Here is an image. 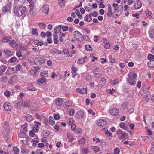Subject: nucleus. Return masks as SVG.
<instances>
[{
  "instance_id": "f257e3e1",
  "label": "nucleus",
  "mask_w": 154,
  "mask_h": 154,
  "mask_svg": "<svg viewBox=\"0 0 154 154\" xmlns=\"http://www.w3.org/2000/svg\"><path fill=\"white\" fill-rule=\"evenodd\" d=\"M13 12L17 16L22 17H25L27 13L25 6L15 7L14 10Z\"/></svg>"
},
{
  "instance_id": "f03ea898",
  "label": "nucleus",
  "mask_w": 154,
  "mask_h": 154,
  "mask_svg": "<svg viewBox=\"0 0 154 154\" xmlns=\"http://www.w3.org/2000/svg\"><path fill=\"white\" fill-rule=\"evenodd\" d=\"M128 77L127 78L128 83L132 86L134 85L136 83L135 79L137 77V76L136 74H133L131 75V74L128 75Z\"/></svg>"
},
{
  "instance_id": "7ed1b4c3",
  "label": "nucleus",
  "mask_w": 154,
  "mask_h": 154,
  "mask_svg": "<svg viewBox=\"0 0 154 154\" xmlns=\"http://www.w3.org/2000/svg\"><path fill=\"white\" fill-rule=\"evenodd\" d=\"M17 104L19 106H22L24 107H27L30 106V101L28 100H21L19 102L17 103Z\"/></svg>"
},
{
  "instance_id": "20e7f679",
  "label": "nucleus",
  "mask_w": 154,
  "mask_h": 154,
  "mask_svg": "<svg viewBox=\"0 0 154 154\" xmlns=\"http://www.w3.org/2000/svg\"><path fill=\"white\" fill-rule=\"evenodd\" d=\"M27 2L25 0H14V5L15 7L21 6L23 5H25Z\"/></svg>"
},
{
  "instance_id": "39448f33",
  "label": "nucleus",
  "mask_w": 154,
  "mask_h": 154,
  "mask_svg": "<svg viewBox=\"0 0 154 154\" xmlns=\"http://www.w3.org/2000/svg\"><path fill=\"white\" fill-rule=\"evenodd\" d=\"M74 38L79 41H82L83 40V36L78 31H75L73 33Z\"/></svg>"
},
{
  "instance_id": "423d86ee",
  "label": "nucleus",
  "mask_w": 154,
  "mask_h": 154,
  "mask_svg": "<svg viewBox=\"0 0 154 154\" xmlns=\"http://www.w3.org/2000/svg\"><path fill=\"white\" fill-rule=\"evenodd\" d=\"M123 10V7L122 5H120L119 6L118 8L116 9L114 11V13H116V15L117 17H118L122 14Z\"/></svg>"
},
{
  "instance_id": "0eeeda50",
  "label": "nucleus",
  "mask_w": 154,
  "mask_h": 154,
  "mask_svg": "<svg viewBox=\"0 0 154 154\" xmlns=\"http://www.w3.org/2000/svg\"><path fill=\"white\" fill-rule=\"evenodd\" d=\"M45 62L44 59L40 57L36 58L34 60V64L36 65H41L44 63Z\"/></svg>"
},
{
  "instance_id": "6e6552de",
  "label": "nucleus",
  "mask_w": 154,
  "mask_h": 154,
  "mask_svg": "<svg viewBox=\"0 0 154 154\" xmlns=\"http://www.w3.org/2000/svg\"><path fill=\"white\" fill-rule=\"evenodd\" d=\"M110 113L112 115H118L119 113V110L116 108H112L109 111Z\"/></svg>"
},
{
  "instance_id": "1a4fd4ad",
  "label": "nucleus",
  "mask_w": 154,
  "mask_h": 154,
  "mask_svg": "<svg viewBox=\"0 0 154 154\" xmlns=\"http://www.w3.org/2000/svg\"><path fill=\"white\" fill-rule=\"evenodd\" d=\"M97 124L98 126L103 127L106 124V122L103 119H101L97 121Z\"/></svg>"
},
{
  "instance_id": "9d476101",
  "label": "nucleus",
  "mask_w": 154,
  "mask_h": 154,
  "mask_svg": "<svg viewBox=\"0 0 154 154\" xmlns=\"http://www.w3.org/2000/svg\"><path fill=\"white\" fill-rule=\"evenodd\" d=\"M42 11L43 13H44L46 14H48L49 11L48 5H44L42 9Z\"/></svg>"
},
{
  "instance_id": "9b49d317",
  "label": "nucleus",
  "mask_w": 154,
  "mask_h": 154,
  "mask_svg": "<svg viewBox=\"0 0 154 154\" xmlns=\"http://www.w3.org/2000/svg\"><path fill=\"white\" fill-rule=\"evenodd\" d=\"M11 5L10 3L8 4L5 6L4 7L2 8L3 11L4 12L9 11L11 10Z\"/></svg>"
},
{
  "instance_id": "f8f14e48",
  "label": "nucleus",
  "mask_w": 154,
  "mask_h": 154,
  "mask_svg": "<svg viewBox=\"0 0 154 154\" xmlns=\"http://www.w3.org/2000/svg\"><path fill=\"white\" fill-rule=\"evenodd\" d=\"M84 116V113L83 111L81 110L78 111L76 114V117L79 119H82Z\"/></svg>"
},
{
  "instance_id": "ddd939ff",
  "label": "nucleus",
  "mask_w": 154,
  "mask_h": 154,
  "mask_svg": "<svg viewBox=\"0 0 154 154\" xmlns=\"http://www.w3.org/2000/svg\"><path fill=\"white\" fill-rule=\"evenodd\" d=\"M3 107L7 111L10 110L11 108V105L9 102H6L4 104Z\"/></svg>"
},
{
  "instance_id": "4468645a",
  "label": "nucleus",
  "mask_w": 154,
  "mask_h": 154,
  "mask_svg": "<svg viewBox=\"0 0 154 154\" xmlns=\"http://www.w3.org/2000/svg\"><path fill=\"white\" fill-rule=\"evenodd\" d=\"M142 4L140 0H137L135 3L134 7L135 9H139L142 6Z\"/></svg>"
},
{
  "instance_id": "2eb2a0df",
  "label": "nucleus",
  "mask_w": 154,
  "mask_h": 154,
  "mask_svg": "<svg viewBox=\"0 0 154 154\" xmlns=\"http://www.w3.org/2000/svg\"><path fill=\"white\" fill-rule=\"evenodd\" d=\"M7 66L5 65L1 66L0 67V76L3 75V73L7 69Z\"/></svg>"
},
{
  "instance_id": "dca6fc26",
  "label": "nucleus",
  "mask_w": 154,
  "mask_h": 154,
  "mask_svg": "<svg viewBox=\"0 0 154 154\" xmlns=\"http://www.w3.org/2000/svg\"><path fill=\"white\" fill-rule=\"evenodd\" d=\"M71 103L69 101H66L64 103V107L66 109H67L69 108L71 106Z\"/></svg>"
},
{
  "instance_id": "f3484780",
  "label": "nucleus",
  "mask_w": 154,
  "mask_h": 154,
  "mask_svg": "<svg viewBox=\"0 0 154 154\" xmlns=\"http://www.w3.org/2000/svg\"><path fill=\"white\" fill-rule=\"evenodd\" d=\"M49 134L50 133L48 130H43L42 132V136L45 138H47Z\"/></svg>"
},
{
  "instance_id": "a211bd4d",
  "label": "nucleus",
  "mask_w": 154,
  "mask_h": 154,
  "mask_svg": "<svg viewBox=\"0 0 154 154\" xmlns=\"http://www.w3.org/2000/svg\"><path fill=\"white\" fill-rule=\"evenodd\" d=\"M3 53L4 54L7 56H12L13 54L12 51H10L9 50H3Z\"/></svg>"
},
{
  "instance_id": "6ab92c4d",
  "label": "nucleus",
  "mask_w": 154,
  "mask_h": 154,
  "mask_svg": "<svg viewBox=\"0 0 154 154\" xmlns=\"http://www.w3.org/2000/svg\"><path fill=\"white\" fill-rule=\"evenodd\" d=\"M108 12L107 13V16L109 17H110L112 15V8L111 5L109 4L108 5Z\"/></svg>"
},
{
  "instance_id": "aec40b11",
  "label": "nucleus",
  "mask_w": 154,
  "mask_h": 154,
  "mask_svg": "<svg viewBox=\"0 0 154 154\" xmlns=\"http://www.w3.org/2000/svg\"><path fill=\"white\" fill-rule=\"evenodd\" d=\"M103 41L104 44V47L106 49L109 48L110 47V45L106 39L105 38H103Z\"/></svg>"
},
{
  "instance_id": "412c9836",
  "label": "nucleus",
  "mask_w": 154,
  "mask_h": 154,
  "mask_svg": "<svg viewBox=\"0 0 154 154\" xmlns=\"http://www.w3.org/2000/svg\"><path fill=\"white\" fill-rule=\"evenodd\" d=\"M55 103L57 105L60 106L62 105L63 103L62 100L61 98H58L56 99Z\"/></svg>"
},
{
  "instance_id": "4be33fe9",
  "label": "nucleus",
  "mask_w": 154,
  "mask_h": 154,
  "mask_svg": "<svg viewBox=\"0 0 154 154\" xmlns=\"http://www.w3.org/2000/svg\"><path fill=\"white\" fill-rule=\"evenodd\" d=\"M146 15L149 18H151L152 17V15L151 12L148 9H146L145 11Z\"/></svg>"
},
{
  "instance_id": "5701e85b",
  "label": "nucleus",
  "mask_w": 154,
  "mask_h": 154,
  "mask_svg": "<svg viewBox=\"0 0 154 154\" xmlns=\"http://www.w3.org/2000/svg\"><path fill=\"white\" fill-rule=\"evenodd\" d=\"M40 69V68L38 66L35 67H34V70H30V72L31 74L33 75H35L36 74V72L35 71H37Z\"/></svg>"
},
{
  "instance_id": "b1692460",
  "label": "nucleus",
  "mask_w": 154,
  "mask_h": 154,
  "mask_svg": "<svg viewBox=\"0 0 154 154\" xmlns=\"http://www.w3.org/2000/svg\"><path fill=\"white\" fill-rule=\"evenodd\" d=\"M61 28L62 25H60L58 26L57 27L54 29V32L57 33L60 32L61 31Z\"/></svg>"
},
{
  "instance_id": "393cba45",
  "label": "nucleus",
  "mask_w": 154,
  "mask_h": 154,
  "mask_svg": "<svg viewBox=\"0 0 154 154\" xmlns=\"http://www.w3.org/2000/svg\"><path fill=\"white\" fill-rule=\"evenodd\" d=\"M78 143L80 145H83L85 143V139L84 137H82L79 140Z\"/></svg>"
},
{
  "instance_id": "a878e982",
  "label": "nucleus",
  "mask_w": 154,
  "mask_h": 154,
  "mask_svg": "<svg viewBox=\"0 0 154 154\" xmlns=\"http://www.w3.org/2000/svg\"><path fill=\"white\" fill-rule=\"evenodd\" d=\"M11 38L9 37H5L2 38V42L4 43L8 42L11 41Z\"/></svg>"
},
{
  "instance_id": "bb28decb",
  "label": "nucleus",
  "mask_w": 154,
  "mask_h": 154,
  "mask_svg": "<svg viewBox=\"0 0 154 154\" xmlns=\"http://www.w3.org/2000/svg\"><path fill=\"white\" fill-rule=\"evenodd\" d=\"M28 6H29V8H30L29 13L32 15L34 14L33 11L34 9V6L32 4H29Z\"/></svg>"
},
{
  "instance_id": "cd10ccee",
  "label": "nucleus",
  "mask_w": 154,
  "mask_h": 154,
  "mask_svg": "<svg viewBox=\"0 0 154 154\" xmlns=\"http://www.w3.org/2000/svg\"><path fill=\"white\" fill-rule=\"evenodd\" d=\"M48 72L46 71H43L41 73V75L42 77H47Z\"/></svg>"
},
{
  "instance_id": "c85d7f7f",
  "label": "nucleus",
  "mask_w": 154,
  "mask_h": 154,
  "mask_svg": "<svg viewBox=\"0 0 154 154\" xmlns=\"http://www.w3.org/2000/svg\"><path fill=\"white\" fill-rule=\"evenodd\" d=\"M67 137L70 142H72L74 139V136L70 133H67Z\"/></svg>"
},
{
  "instance_id": "c756f323",
  "label": "nucleus",
  "mask_w": 154,
  "mask_h": 154,
  "mask_svg": "<svg viewBox=\"0 0 154 154\" xmlns=\"http://www.w3.org/2000/svg\"><path fill=\"white\" fill-rule=\"evenodd\" d=\"M26 120L28 122H30L33 120V118L29 114H26L25 116Z\"/></svg>"
},
{
  "instance_id": "7c9ffc66",
  "label": "nucleus",
  "mask_w": 154,
  "mask_h": 154,
  "mask_svg": "<svg viewBox=\"0 0 154 154\" xmlns=\"http://www.w3.org/2000/svg\"><path fill=\"white\" fill-rule=\"evenodd\" d=\"M34 43L35 45H37L42 46L43 44V42H40L38 40H35L34 41Z\"/></svg>"
},
{
  "instance_id": "2f4dec72",
  "label": "nucleus",
  "mask_w": 154,
  "mask_h": 154,
  "mask_svg": "<svg viewBox=\"0 0 154 154\" xmlns=\"http://www.w3.org/2000/svg\"><path fill=\"white\" fill-rule=\"evenodd\" d=\"M148 66L153 68L154 67V60H151L149 62L147 63Z\"/></svg>"
},
{
  "instance_id": "473e14b6",
  "label": "nucleus",
  "mask_w": 154,
  "mask_h": 154,
  "mask_svg": "<svg viewBox=\"0 0 154 154\" xmlns=\"http://www.w3.org/2000/svg\"><path fill=\"white\" fill-rule=\"evenodd\" d=\"M84 19L87 21L90 22L92 20V18L90 15L88 14L85 17Z\"/></svg>"
},
{
  "instance_id": "72a5a7b5",
  "label": "nucleus",
  "mask_w": 154,
  "mask_h": 154,
  "mask_svg": "<svg viewBox=\"0 0 154 154\" xmlns=\"http://www.w3.org/2000/svg\"><path fill=\"white\" fill-rule=\"evenodd\" d=\"M17 60V58L15 57H13L10 58L8 60V62L10 63H14Z\"/></svg>"
},
{
  "instance_id": "f704fd0d",
  "label": "nucleus",
  "mask_w": 154,
  "mask_h": 154,
  "mask_svg": "<svg viewBox=\"0 0 154 154\" xmlns=\"http://www.w3.org/2000/svg\"><path fill=\"white\" fill-rule=\"evenodd\" d=\"M32 35H34L36 36L38 35V33L37 31V29L35 28L32 29Z\"/></svg>"
},
{
  "instance_id": "c9c22d12",
  "label": "nucleus",
  "mask_w": 154,
  "mask_h": 154,
  "mask_svg": "<svg viewBox=\"0 0 154 154\" xmlns=\"http://www.w3.org/2000/svg\"><path fill=\"white\" fill-rule=\"evenodd\" d=\"M135 35H138L140 32V30L139 28H137L132 30Z\"/></svg>"
},
{
  "instance_id": "e433bc0d",
  "label": "nucleus",
  "mask_w": 154,
  "mask_h": 154,
  "mask_svg": "<svg viewBox=\"0 0 154 154\" xmlns=\"http://www.w3.org/2000/svg\"><path fill=\"white\" fill-rule=\"evenodd\" d=\"M147 58L148 60L150 61L153 60L154 59V55L152 54H149L148 55Z\"/></svg>"
},
{
  "instance_id": "4c0bfd02",
  "label": "nucleus",
  "mask_w": 154,
  "mask_h": 154,
  "mask_svg": "<svg viewBox=\"0 0 154 154\" xmlns=\"http://www.w3.org/2000/svg\"><path fill=\"white\" fill-rule=\"evenodd\" d=\"M85 60L83 58L79 59L77 62V63L79 64H83L85 62Z\"/></svg>"
},
{
  "instance_id": "58836bf2",
  "label": "nucleus",
  "mask_w": 154,
  "mask_h": 154,
  "mask_svg": "<svg viewBox=\"0 0 154 154\" xmlns=\"http://www.w3.org/2000/svg\"><path fill=\"white\" fill-rule=\"evenodd\" d=\"M119 127L124 130H126L127 128L125 126V124L124 123H120L119 125Z\"/></svg>"
},
{
  "instance_id": "ea45409f",
  "label": "nucleus",
  "mask_w": 154,
  "mask_h": 154,
  "mask_svg": "<svg viewBox=\"0 0 154 154\" xmlns=\"http://www.w3.org/2000/svg\"><path fill=\"white\" fill-rule=\"evenodd\" d=\"M58 4L61 7L64 6L65 4L64 0H58Z\"/></svg>"
},
{
  "instance_id": "a19ab883",
  "label": "nucleus",
  "mask_w": 154,
  "mask_h": 154,
  "mask_svg": "<svg viewBox=\"0 0 154 154\" xmlns=\"http://www.w3.org/2000/svg\"><path fill=\"white\" fill-rule=\"evenodd\" d=\"M149 35L151 38H154V30H151L149 33Z\"/></svg>"
},
{
  "instance_id": "79ce46f5",
  "label": "nucleus",
  "mask_w": 154,
  "mask_h": 154,
  "mask_svg": "<svg viewBox=\"0 0 154 154\" xmlns=\"http://www.w3.org/2000/svg\"><path fill=\"white\" fill-rule=\"evenodd\" d=\"M91 149L93 151L96 152H98L100 150L99 148L97 146H93L91 147Z\"/></svg>"
},
{
  "instance_id": "37998d69",
  "label": "nucleus",
  "mask_w": 154,
  "mask_h": 154,
  "mask_svg": "<svg viewBox=\"0 0 154 154\" xmlns=\"http://www.w3.org/2000/svg\"><path fill=\"white\" fill-rule=\"evenodd\" d=\"M4 95L6 97L9 96L11 94V92L8 90H6L4 92Z\"/></svg>"
},
{
  "instance_id": "c03bdc74",
  "label": "nucleus",
  "mask_w": 154,
  "mask_h": 154,
  "mask_svg": "<svg viewBox=\"0 0 154 154\" xmlns=\"http://www.w3.org/2000/svg\"><path fill=\"white\" fill-rule=\"evenodd\" d=\"M103 129L104 130V131L105 132V134H107L109 136H111L112 135V133H111L109 131H108V129L106 128H104Z\"/></svg>"
},
{
  "instance_id": "a18cd8bd",
  "label": "nucleus",
  "mask_w": 154,
  "mask_h": 154,
  "mask_svg": "<svg viewBox=\"0 0 154 154\" xmlns=\"http://www.w3.org/2000/svg\"><path fill=\"white\" fill-rule=\"evenodd\" d=\"M85 48L86 50L89 51H91L92 50V48L89 45H87L85 46Z\"/></svg>"
},
{
  "instance_id": "49530a36",
  "label": "nucleus",
  "mask_w": 154,
  "mask_h": 154,
  "mask_svg": "<svg viewBox=\"0 0 154 154\" xmlns=\"http://www.w3.org/2000/svg\"><path fill=\"white\" fill-rule=\"evenodd\" d=\"M74 132L76 134H81L82 130L80 128H78L75 130Z\"/></svg>"
},
{
  "instance_id": "de8ad7c7",
  "label": "nucleus",
  "mask_w": 154,
  "mask_h": 154,
  "mask_svg": "<svg viewBox=\"0 0 154 154\" xmlns=\"http://www.w3.org/2000/svg\"><path fill=\"white\" fill-rule=\"evenodd\" d=\"M27 89L31 91H34L35 90V88L32 85H30L28 87Z\"/></svg>"
},
{
  "instance_id": "09e8293b",
  "label": "nucleus",
  "mask_w": 154,
  "mask_h": 154,
  "mask_svg": "<svg viewBox=\"0 0 154 154\" xmlns=\"http://www.w3.org/2000/svg\"><path fill=\"white\" fill-rule=\"evenodd\" d=\"M16 41L15 40H12L10 43V45L11 47H15L16 46Z\"/></svg>"
},
{
  "instance_id": "8fccbe9b",
  "label": "nucleus",
  "mask_w": 154,
  "mask_h": 154,
  "mask_svg": "<svg viewBox=\"0 0 154 154\" xmlns=\"http://www.w3.org/2000/svg\"><path fill=\"white\" fill-rule=\"evenodd\" d=\"M120 150L118 148H116L115 149L113 152L114 154H119L120 152Z\"/></svg>"
},
{
  "instance_id": "3c124183",
  "label": "nucleus",
  "mask_w": 154,
  "mask_h": 154,
  "mask_svg": "<svg viewBox=\"0 0 154 154\" xmlns=\"http://www.w3.org/2000/svg\"><path fill=\"white\" fill-rule=\"evenodd\" d=\"M38 26L40 28L42 29H44L46 27L45 25L43 23H39Z\"/></svg>"
},
{
  "instance_id": "603ef678",
  "label": "nucleus",
  "mask_w": 154,
  "mask_h": 154,
  "mask_svg": "<svg viewBox=\"0 0 154 154\" xmlns=\"http://www.w3.org/2000/svg\"><path fill=\"white\" fill-rule=\"evenodd\" d=\"M81 89V94H85L87 92V89L85 88H83Z\"/></svg>"
},
{
  "instance_id": "864d4df0",
  "label": "nucleus",
  "mask_w": 154,
  "mask_h": 154,
  "mask_svg": "<svg viewBox=\"0 0 154 154\" xmlns=\"http://www.w3.org/2000/svg\"><path fill=\"white\" fill-rule=\"evenodd\" d=\"M13 151L15 154H18L19 153V149L17 147H14L13 149Z\"/></svg>"
},
{
  "instance_id": "5fc2aeb1",
  "label": "nucleus",
  "mask_w": 154,
  "mask_h": 154,
  "mask_svg": "<svg viewBox=\"0 0 154 154\" xmlns=\"http://www.w3.org/2000/svg\"><path fill=\"white\" fill-rule=\"evenodd\" d=\"M36 154H44V152L41 149H38L36 152Z\"/></svg>"
},
{
  "instance_id": "6e6d98bb",
  "label": "nucleus",
  "mask_w": 154,
  "mask_h": 154,
  "mask_svg": "<svg viewBox=\"0 0 154 154\" xmlns=\"http://www.w3.org/2000/svg\"><path fill=\"white\" fill-rule=\"evenodd\" d=\"M62 30L63 31H67L68 29V27L67 26H62Z\"/></svg>"
},
{
  "instance_id": "4d7b16f0",
  "label": "nucleus",
  "mask_w": 154,
  "mask_h": 154,
  "mask_svg": "<svg viewBox=\"0 0 154 154\" xmlns=\"http://www.w3.org/2000/svg\"><path fill=\"white\" fill-rule=\"evenodd\" d=\"M19 137H24L26 136V134L25 132H21L19 135Z\"/></svg>"
},
{
  "instance_id": "13d9d810",
  "label": "nucleus",
  "mask_w": 154,
  "mask_h": 154,
  "mask_svg": "<svg viewBox=\"0 0 154 154\" xmlns=\"http://www.w3.org/2000/svg\"><path fill=\"white\" fill-rule=\"evenodd\" d=\"M45 79L44 77H42V78H39L38 79V82L41 83H43L45 81Z\"/></svg>"
},
{
  "instance_id": "bf43d9fd",
  "label": "nucleus",
  "mask_w": 154,
  "mask_h": 154,
  "mask_svg": "<svg viewBox=\"0 0 154 154\" xmlns=\"http://www.w3.org/2000/svg\"><path fill=\"white\" fill-rule=\"evenodd\" d=\"M121 136L120 137V138H125L126 137V133L125 132L124 133H122L121 134Z\"/></svg>"
},
{
  "instance_id": "052dcab7",
  "label": "nucleus",
  "mask_w": 154,
  "mask_h": 154,
  "mask_svg": "<svg viewBox=\"0 0 154 154\" xmlns=\"http://www.w3.org/2000/svg\"><path fill=\"white\" fill-rule=\"evenodd\" d=\"M21 68V65L19 64L17 65L16 66V70L17 71H19Z\"/></svg>"
},
{
  "instance_id": "680f3d73",
  "label": "nucleus",
  "mask_w": 154,
  "mask_h": 154,
  "mask_svg": "<svg viewBox=\"0 0 154 154\" xmlns=\"http://www.w3.org/2000/svg\"><path fill=\"white\" fill-rule=\"evenodd\" d=\"M82 152L84 153L87 154L89 152V151L88 148H85L82 150Z\"/></svg>"
},
{
  "instance_id": "e2e57ef3",
  "label": "nucleus",
  "mask_w": 154,
  "mask_h": 154,
  "mask_svg": "<svg viewBox=\"0 0 154 154\" xmlns=\"http://www.w3.org/2000/svg\"><path fill=\"white\" fill-rule=\"evenodd\" d=\"M50 52L51 54H54L56 53L57 52V51L56 49H52L51 50Z\"/></svg>"
},
{
  "instance_id": "0e129e2a",
  "label": "nucleus",
  "mask_w": 154,
  "mask_h": 154,
  "mask_svg": "<svg viewBox=\"0 0 154 154\" xmlns=\"http://www.w3.org/2000/svg\"><path fill=\"white\" fill-rule=\"evenodd\" d=\"M16 55L19 57H20L22 56V53L20 51H17L16 54Z\"/></svg>"
},
{
  "instance_id": "69168bd1",
  "label": "nucleus",
  "mask_w": 154,
  "mask_h": 154,
  "mask_svg": "<svg viewBox=\"0 0 154 154\" xmlns=\"http://www.w3.org/2000/svg\"><path fill=\"white\" fill-rule=\"evenodd\" d=\"M54 118L56 120L59 119L60 118V116L59 114H55L54 116Z\"/></svg>"
},
{
  "instance_id": "338daca9",
  "label": "nucleus",
  "mask_w": 154,
  "mask_h": 154,
  "mask_svg": "<svg viewBox=\"0 0 154 154\" xmlns=\"http://www.w3.org/2000/svg\"><path fill=\"white\" fill-rule=\"evenodd\" d=\"M93 141H96V143H98V142H100L101 141V140L99 139V138H93Z\"/></svg>"
},
{
  "instance_id": "774afa93",
  "label": "nucleus",
  "mask_w": 154,
  "mask_h": 154,
  "mask_svg": "<svg viewBox=\"0 0 154 154\" xmlns=\"http://www.w3.org/2000/svg\"><path fill=\"white\" fill-rule=\"evenodd\" d=\"M94 76L97 78H99L101 76L100 73H95L94 74Z\"/></svg>"
}]
</instances>
